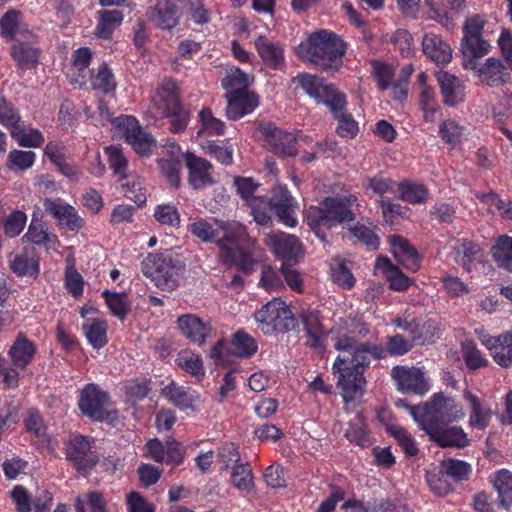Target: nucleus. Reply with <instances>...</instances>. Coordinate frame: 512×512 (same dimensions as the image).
Returning a JSON list of instances; mask_svg holds the SVG:
<instances>
[{"mask_svg":"<svg viewBox=\"0 0 512 512\" xmlns=\"http://www.w3.org/2000/svg\"><path fill=\"white\" fill-rule=\"evenodd\" d=\"M390 244L393 249V255L399 263L412 272L419 269V254L407 239L402 236L393 235L390 237Z\"/></svg>","mask_w":512,"mask_h":512,"instance_id":"obj_29","label":"nucleus"},{"mask_svg":"<svg viewBox=\"0 0 512 512\" xmlns=\"http://www.w3.org/2000/svg\"><path fill=\"white\" fill-rule=\"evenodd\" d=\"M222 86L226 90V96L249 94L248 77L240 69L231 70L222 80Z\"/></svg>","mask_w":512,"mask_h":512,"instance_id":"obj_40","label":"nucleus"},{"mask_svg":"<svg viewBox=\"0 0 512 512\" xmlns=\"http://www.w3.org/2000/svg\"><path fill=\"white\" fill-rule=\"evenodd\" d=\"M293 82L298 83L317 102L323 103L333 117H338L341 111L346 109L345 95L334 85L327 84L324 79L311 74H300L293 78Z\"/></svg>","mask_w":512,"mask_h":512,"instance_id":"obj_7","label":"nucleus"},{"mask_svg":"<svg viewBox=\"0 0 512 512\" xmlns=\"http://www.w3.org/2000/svg\"><path fill=\"white\" fill-rule=\"evenodd\" d=\"M349 358L338 356L333 364L334 373H339L338 386L342 390L343 399L346 402L353 401L356 398L362 396L365 390L366 379L363 371L357 370V368L341 366L348 362Z\"/></svg>","mask_w":512,"mask_h":512,"instance_id":"obj_11","label":"nucleus"},{"mask_svg":"<svg viewBox=\"0 0 512 512\" xmlns=\"http://www.w3.org/2000/svg\"><path fill=\"white\" fill-rule=\"evenodd\" d=\"M184 158L189 171L188 182L193 189H202L214 184L213 166L208 160L198 157L192 152H186Z\"/></svg>","mask_w":512,"mask_h":512,"instance_id":"obj_19","label":"nucleus"},{"mask_svg":"<svg viewBox=\"0 0 512 512\" xmlns=\"http://www.w3.org/2000/svg\"><path fill=\"white\" fill-rule=\"evenodd\" d=\"M309 60L323 71L333 69V62L340 60L345 53L344 42L332 32L319 30L308 39Z\"/></svg>","mask_w":512,"mask_h":512,"instance_id":"obj_5","label":"nucleus"},{"mask_svg":"<svg viewBox=\"0 0 512 512\" xmlns=\"http://www.w3.org/2000/svg\"><path fill=\"white\" fill-rule=\"evenodd\" d=\"M35 154L31 151L13 150L8 156V166L18 170H26L34 163Z\"/></svg>","mask_w":512,"mask_h":512,"instance_id":"obj_62","label":"nucleus"},{"mask_svg":"<svg viewBox=\"0 0 512 512\" xmlns=\"http://www.w3.org/2000/svg\"><path fill=\"white\" fill-rule=\"evenodd\" d=\"M436 78L445 105L454 107L464 100V85L459 78L444 71L437 72Z\"/></svg>","mask_w":512,"mask_h":512,"instance_id":"obj_22","label":"nucleus"},{"mask_svg":"<svg viewBox=\"0 0 512 512\" xmlns=\"http://www.w3.org/2000/svg\"><path fill=\"white\" fill-rule=\"evenodd\" d=\"M10 134L20 146L24 147H39L44 142V137L40 131L31 130L29 133H26L21 125L13 126Z\"/></svg>","mask_w":512,"mask_h":512,"instance_id":"obj_53","label":"nucleus"},{"mask_svg":"<svg viewBox=\"0 0 512 512\" xmlns=\"http://www.w3.org/2000/svg\"><path fill=\"white\" fill-rule=\"evenodd\" d=\"M161 395L167 398L173 405L181 409L196 410L194 407L196 396L190 391V389L178 386L174 382L162 388Z\"/></svg>","mask_w":512,"mask_h":512,"instance_id":"obj_35","label":"nucleus"},{"mask_svg":"<svg viewBox=\"0 0 512 512\" xmlns=\"http://www.w3.org/2000/svg\"><path fill=\"white\" fill-rule=\"evenodd\" d=\"M91 448L89 439L82 435L75 436L69 442L66 449V458L73 463L74 468L80 473H88L99 462L98 455Z\"/></svg>","mask_w":512,"mask_h":512,"instance_id":"obj_13","label":"nucleus"},{"mask_svg":"<svg viewBox=\"0 0 512 512\" xmlns=\"http://www.w3.org/2000/svg\"><path fill=\"white\" fill-rule=\"evenodd\" d=\"M124 121L123 125L126 126L125 138L127 142L137 153L148 154L155 144L152 135L143 131L134 117L127 116Z\"/></svg>","mask_w":512,"mask_h":512,"instance_id":"obj_25","label":"nucleus"},{"mask_svg":"<svg viewBox=\"0 0 512 512\" xmlns=\"http://www.w3.org/2000/svg\"><path fill=\"white\" fill-rule=\"evenodd\" d=\"M181 333L191 342L202 346L211 338L215 330L210 321H204L196 314H184L177 318Z\"/></svg>","mask_w":512,"mask_h":512,"instance_id":"obj_17","label":"nucleus"},{"mask_svg":"<svg viewBox=\"0 0 512 512\" xmlns=\"http://www.w3.org/2000/svg\"><path fill=\"white\" fill-rule=\"evenodd\" d=\"M255 319L266 335L289 332L297 324L289 307L279 298H274L265 304L255 314Z\"/></svg>","mask_w":512,"mask_h":512,"instance_id":"obj_8","label":"nucleus"},{"mask_svg":"<svg viewBox=\"0 0 512 512\" xmlns=\"http://www.w3.org/2000/svg\"><path fill=\"white\" fill-rule=\"evenodd\" d=\"M304 329L308 336L307 345L314 349V352L323 356L326 347L323 344V338L326 336L322 326L319 312H305L301 314Z\"/></svg>","mask_w":512,"mask_h":512,"instance_id":"obj_23","label":"nucleus"},{"mask_svg":"<svg viewBox=\"0 0 512 512\" xmlns=\"http://www.w3.org/2000/svg\"><path fill=\"white\" fill-rule=\"evenodd\" d=\"M440 473L457 481H463L469 477L471 466L463 460L449 458L441 463Z\"/></svg>","mask_w":512,"mask_h":512,"instance_id":"obj_45","label":"nucleus"},{"mask_svg":"<svg viewBox=\"0 0 512 512\" xmlns=\"http://www.w3.org/2000/svg\"><path fill=\"white\" fill-rule=\"evenodd\" d=\"M22 13L15 9H9L0 19V30L3 38L13 40L18 32Z\"/></svg>","mask_w":512,"mask_h":512,"instance_id":"obj_51","label":"nucleus"},{"mask_svg":"<svg viewBox=\"0 0 512 512\" xmlns=\"http://www.w3.org/2000/svg\"><path fill=\"white\" fill-rule=\"evenodd\" d=\"M178 365L186 372L194 375H204L201 358L193 353L182 352L177 359Z\"/></svg>","mask_w":512,"mask_h":512,"instance_id":"obj_59","label":"nucleus"},{"mask_svg":"<svg viewBox=\"0 0 512 512\" xmlns=\"http://www.w3.org/2000/svg\"><path fill=\"white\" fill-rule=\"evenodd\" d=\"M491 254L499 266L512 272V237L500 236L492 246Z\"/></svg>","mask_w":512,"mask_h":512,"instance_id":"obj_39","label":"nucleus"},{"mask_svg":"<svg viewBox=\"0 0 512 512\" xmlns=\"http://www.w3.org/2000/svg\"><path fill=\"white\" fill-rule=\"evenodd\" d=\"M334 118L338 121L336 132L340 137L353 138L357 134L358 124L351 114L347 113L346 109H343L340 115Z\"/></svg>","mask_w":512,"mask_h":512,"instance_id":"obj_58","label":"nucleus"},{"mask_svg":"<svg viewBox=\"0 0 512 512\" xmlns=\"http://www.w3.org/2000/svg\"><path fill=\"white\" fill-rule=\"evenodd\" d=\"M46 212L56 218L60 224L65 225L71 231H79L84 226V220L69 204H62L50 199L44 201Z\"/></svg>","mask_w":512,"mask_h":512,"instance_id":"obj_26","label":"nucleus"},{"mask_svg":"<svg viewBox=\"0 0 512 512\" xmlns=\"http://www.w3.org/2000/svg\"><path fill=\"white\" fill-rule=\"evenodd\" d=\"M109 402V396L95 384H87L79 399V409L81 412L93 420L103 421L105 418L104 407Z\"/></svg>","mask_w":512,"mask_h":512,"instance_id":"obj_18","label":"nucleus"},{"mask_svg":"<svg viewBox=\"0 0 512 512\" xmlns=\"http://www.w3.org/2000/svg\"><path fill=\"white\" fill-rule=\"evenodd\" d=\"M216 228H213L205 219H197L190 225L192 235L203 242H216L220 250L226 247V243H237L246 237V228L236 221L215 220Z\"/></svg>","mask_w":512,"mask_h":512,"instance_id":"obj_6","label":"nucleus"},{"mask_svg":"<svg viewBox=\"0 0 512 512\" xmlns=\"http://www.w3.org/2000/svg\"><path fill=\"white\" fill-rule=\"evenodd\" d=\"M226 115L231 120H238L251 113L259 103L255 93L226 96Z\"/></svg>","mask_w":512,"mask_h":512,"instance_id":"obj_30","label":"nucleus"},{"mask_svg":"<svg viewBox=\"0 0 512 512\" xmlns=\"http://www.w3.org/2000/svg\"><path fill=\"white\" fill-rule=\"evenodd\" d=\"M376 268L382 269L389 281V288L395 291H404L410 284L411 279L407 277L396 265L392 264L387 257L377 259Z\"/></svg>","mask_w":512,"mask_h":512,"instance_id":"obj_33","label":"nucleus"},{"mask_svg":"<svg viewBox=\"0 0 512 512\" xmlns=\"http://www.w3.org/2000/svg\"><path fill=\"white\" fill-rule=\"evenodd\" d=\"M255 46L263 62L270 68L276 69L283 63V49L278 44L269 42L265 36H259Z\"/></svg>","mask_w":512,"mask_h":512,"instance_id":"obj_37","label":"nucleus"},{"mask_svg":"<svg viewBox=\"0 0 512 512\" xmlns=\"http://www.w3.org/2000/svg\"><path fill=\"white\" fill-rule=\"evenodd\" d=\"M158 166L164 176L167 178L169 183L174 188H179L180 186V177L179 171L181 169V162L179 159L170 157L167 159H160L158 161Z\"/></svg>","mask_w":512,"mask_h":512,"instance_id":"obj_56","label":"nucleus"},{"mask_svg":"<svg viewBox=\"0 0 512 512\" xmlns=\"http://www.w3.org/2000/svg\"><path fill=\"white\" fill-rule=\"evenodd\" d=\"M148 15L154 25L167 30L174 28L180 18L179 10L172 0H156Z\"/></svg>","mask_w":512,"mask_h":512,"instance_id":"obj_20","label":"nucleus"},{"mask_svg":"<svg viewBox=\"0 0 512 512\" xmlns=\"http://www.w3.org/2000/svg\"><path fill=\"white\" fill-rule=\"evenodd\" d=\"M423 53L436 64H447L452 60V49L440 35L428 33L422 39Z\"/></svg>","mask_w":512,"mask_h":512,"instance_id":"obj_28","label":"nucleus"},{"mask_svg":"<svg viewBox=\"0 0 512 512\" xmlns=\"http://www.w3.org/2000/svg\"><path fill=\"white\" fill-rule=\"evenodd\" d=\"M248 205L251 208L254 220L258 224L267 225L271 221V217L268 214L269 204L264 198L253 197Z\"/></svg>","mask_w":512,"mask_h":512,"instance_id":"obj_61","label":"nucleus"},{"mask_svg":"<svg viewBox=\"0 0 512 512\" xmlns=\"http://www.w3.org/2000/svg\"><path fill=\"white\" fill-rule=\"evenodd\" d=\"M11 55L22 70L34 68L38 64L39 50L20 40H15L11 47Z\"/></svg>","mask_w":512,"mask_h":512,"instance_id":"obj_36","label":"nucleus"},{"mask_svg":"<svg viewBox=\"0 0 512 512\" xmlns=\"http://www.w3.org/2000/svg\"><path fill=\"white\" fill-rule=\"evenodd\" d=\"M335 349L348 352L351 355V368L363 371L370 364V356L375 359H381L385 355V350L377 345L370 343H358L353 337L343 336L335 343Z\"/></svg>","mask_w":512,"mask_h":512,"instance_id":"obj_10","label":"nucleus"},{"mask_svg":"<svg viewBox=\"0 0 512 512\" xmlns=\"http://www.w3.org/2000/svg\"><path fill=\"white\" fill-rule=\"evenodd\" d=\"M159 101L154 100L155 115L170 118V129L174 133L184 131L188 124L189 113L180 103L178 86L172 79L163 81L158 90Z\"/></svg>","mask_w":512,"mask_h":512,"instance_id":"obj_3","label":"nucleus"},{"mask_svg":"<svg viewBox=\"0 0 512 512\" xmlns=\"http://www.w3.org/2000/svg\"><path fill=\"white\" fill-rule=\"evenodd\" d=\"M268 204L269 210L275 213L282 224L289 227L296 226L295 209L297 202L285 186L280 184L273 186Z\"/></svg>","mask_w":512,"mask_h":512,"instance_id":"obj_14","label":"nucleus"},{"mask_svg":"<svg viewBox=\"0 0 512 512\" xmlns=\"http://www.w3.org/2000/svg\"><path fill=\"white\" fill-rule=\"evenodd\" d=\"M217 461L223 470L229 469L232 465H238L240 453L234 443H225L217 451Z\"/></svg>","mask_w":512,"mask_h":512,"instance_id":"obj_57","label":"nucleus"},{"mask_svg":"<svg viewBox=\"0 0 512 512\" xmlns=\"http://www.w3.org/2000/svg\"><path fill=\"white\" fill-rule=\"evenodd\" d=\"M232 485L242 491L250 492L253 487L252 469L249 463L234 466L231 474Z\"/></svg>","mask_w":512,"mask_h":512,"instance_id":"obj_47","label":"nucleus"},{"mask_svg":"<svg viewBox=\"0 0 512 512\" xmlns=\"http://www.w3.org/2000/svg\"><path fill=\"white\" fill-rule=\"evenodd\" d=\"M485 20L478 14L466 19L463 25L461 53L463 64L467 69L478 68V60L487 55L490 43L483 38Z\"/></svg>","mask_w":512,"mask_h":512,"instance_id":"obj_4","label":"nucleus"},{"mask_svg":"<svg viewBox=\"0 0 512 512\" xmlns=\"http://www.w3.org/2000/svg\"><path fill=\"white\" fill-rule=\"evenodd\" d=\"M232 354L240 358H249L257 352V342L245 331L239 330L232 337Z\"/></svg>","mask_w":512,"mask_h":512,"instance_id":"obj_41","label":"nucleus"},{"mask_svg":"<svg viewBox=\"0 0 512 512\" xmlns=\"http://www.w3.org/2000/svg\"><path fill=\"white\" fill-rule=\"evenodd\" d=\"M261 132L267 147L273 153L282 157H295L297 155L296 137L293 134L276 128L271 123L261 125Z\"/></svg>","mask_w":512,"mask_h":512,"instance_id":"obj_15","label":"nucleus"},{"mask_svg":"<svg viewBox=\"0 0 512 512\" xmlns=\"http://www.w3.org/2000/svg\"><path fill=\"white\" fill-rule=\"evenodd\" d=\"M501 506L509 509L512 505V474L508 470H501L497 473L494 481Z\"/></svg>","mask_w":512,"mask_h":512,"instance_id":"obj_43","label":"nucleus"},{"mask_svg":"<svg viewBox=\"0 0 512 512\" xmlns=\"http://www.w3.org/2000/svg\"><path fill=\"white\" fill-rule=\"evenodd\" d=\"M356 200L354 195H336L326 197L320 207L311 206L307 213V222L317 237L325 241V236L320 233L322 226L331 228L335 224L354 221L356 216L351 206Z\"/></svg>","mask_w":512,"mask_h":512,"instance_id":"obj_2","label":"nucleus"},{"mask_svg":"<svg viewBox=\"0 0 512 512\" xmlns=\"http://www.w3.org/2000/svg\"><path fill=\"white\" fill-rule=\"evenodd\" d=\"M425 6L429 9L428 18L437 21L443 27L453 23L448 8L454 14H462L467 8L465 0H441L438 6H435L432 0H426Z\"/></svg>","mask_w":512,"mask_h":512,"instance_id":"obj_27","label":"nucleus"},{"mask_svg":"<svg viewBox=\"0 0 512 512\" xmlns=\"http://www.w3.org/2000/svg\"><path fill=\"white\" fill-rule=\"evenodd\" d=\"M67 262H69L68 259ZM83 286L84 279L76 270L73 260H71L65 269V287L73 297L78 298L83 294Z\"/></svg>","mask_w":512,"mask_h":512,"instance_id":"obj_52","label":"nucleus"},{"mask_svg":"<svg viewBox=\"0 0 512 512\" xmlns=\"http://www.w3.org/2000/svg\"><path fill=\"white\" fill-rule=\"evenodd\" d=\"M461 127L454 120L443 121L439 127L441 139L450 145H456L460 141Z\"/></svg>","mask_w":512,"mask_h":512,"instance_id":"obj_63","label":"nucleus"},{"mask_svg":"<svg viewBox=\"0 0 512 512\" xmlns=\"http://www.w3.org/2000/svg\"><path fill=\"white\" fill-rule=\"evenodd\" d=\"M98 24L94 35L100 39H110L113 32L123 21V13L120 10H100L97 12Z\"/></svg>","mask_w":512,"mask_h":512,"instance_id":"obj_32","label":"nucleus"},{"mask_svg":"<svg viewBox=\"0 0 512 512\" xmlns=\"http://www.w3.org/2000/svg\"><path fill=\"white\" fill-rule=\"evenodd\" d=\"M92 85L95 89L103 93H109L115 90V78L106 63H102L99 67L97 74L92 79Z\"/></svg>","mask_w":512,"mask_h":512,"instance_id":"obj_55","label":"nucleus"},{"mask_svg":"<svg viewBox=\"0 0 512 512\" xmlns=\"http://www.w3.org/2000/svg\"><path fill=\"white\" fill-rule=\"evenodd\" d=\"M141 265L143 274L162 291L172 292L178 287L176 265L170 253H150Z\"/></svg>","mask_w":512,"mask_h":512,"instance_id":"obj_9","label":"nucleus"},{"mask_svg":"<svg viewBox=\"0 0 512 512\" xmlns=\"http://www.w3.org/2000/svg\"><path fill=\"white\" fill-rule=\"evenodd\" d=\"M400 198L412 204H419L426 201L428 190L422 184L403 182L398 184Z\"/></svg>","mask_w":512,"mask_h":512,"instance_id":"obj_49","label":"nucleus"},{"mask_svg":"<svg viewBox=\"0 0 512 512\" xmlns=\"http://www.w3.org/2000/svg\"><path fill=\"white\" fill-rule=\"evenodd\" d=\"M430 440L440 447L464 448L468 445L469 439L461 427L441 426L425 431Z\"/></svg>","mask_w":512,"mask_h":512,"instance_id":"obj_21","label":"nucleus"},{"mask_svg":"<svg viewBox=\"0 0 512 512\" xmlns=\"http://www.w3.org/2000/svg\"><path fill=\"white\" fill-rule=\"evenodd\" d=\"M462 356L467 367L471 370H477L488 365V361L481 356V352L473 341L462 343Z\"/></svg>","mask_w":512,"mask_h":512,"instance_id":"obj_54","label":"nucleus"},{"mask_svg":"<svg viewBox=\"0 0 512 512\" xmlns=\"http://www.w3.org/2000/svg\"><path fill=\"white\" fill-rule=\"evenodd\" d=\"M431 328L432 325L429 321L421 322L415 319L404 326V330L411 336V342L417 344H424L432 339L433 333L430 332Z\"/></svg>","mask_w":512,"mask_h":512,"instance_id":"obj_50","label":"nucleus"},{"mask_svg":"<svg viewBox=\"0 0 512 512\" xmlns=\"http://www.w3.org/2000/svg\"><path fill=\"white\" fill-rule=\"evenodd\" d=\"M395 406L408 410L423 431L447 426L463 419L465 416L462 405L442 392L435 393L424 404L410 405L403 399H397Z\"/></svg>","mask_w":512,"mask_h":512,"instance_id":"obj_1","label":"nucleus"},{"mask_svg":"<svg viewBox=\"0 0 512 512\" xmlns=\"http://www.w3.org/2000/svg\"><path fill=\"white\" fill-rule=\"evenodd\" d=\"M36 353L34 344L23 334L18 335L15 342L9 349L13 365L17 368H25L33 359Z\"/></svg>","mask_w":512,"mask_h":512,"instance_id":"obj_34","label":"nucleus"},{"mask_svg":"<svg viewBox=\"0 0 512 512\" xmlns=\"http://www.w3.org/2000/svg\"><path fill=\"white\" fill-rule=\"evenodd\" d=\"M472 70L483 76L489 85H502L510 76L508 64L505 66L500 59L494 57L486 59L483 65L478 62V68Z\"/></svg>","mask_w":512,"mask_h":512,"instance_id":"obj_31","label":"nucleus"},{"mask_svg":"<svg viewBox=\"0 0 512 512\" xmlns=\"http://www.w3.org/2000/svg\"><path fill=\"white\" fill-rule=\"evenodd\" d=\"M10 268L18 276H29L35 279L39 275L38 259L29 256L26 252L16 255L10 262Z\"/></svg>","mask_w":512,"mask_h":512,"instance_id":"obj_42","label":"nucleus"},{"mask_svg":"<svg viewBox=\"0 0 512 512\" xmlns=\"http://www.w3.org/2000/svg\"><path fill=\"white\" fill-rule=\"evenodd\" d=\"M464 398L469 402L471 412L469 423L477 429H485L490 422L492 412L490 409L485 408L478 397L472 394L469 390L464 391Z\"/></svg>","mask_w":512,"mask_h":512,"instance_id":"obj_38","label":"nucleus"},{"mask_svg":"<svg viewBox=\"0 0 512 512\" xmlns=\"http://www.w3.org/2000/svg\"><path fill=\"white\" fill-rule=\"evenodd\" d=\"M83 330L89 343L96 349L102 348L107 343V323L94 319L91 324L83 325Z\"/></svg>","mask_w":512,"mask_h":512,"instance_id":"obj_46","label":"nucleus"},{"mask_svg":"<svg viewBox=\"0 0 512 512\" xmlns=\"http://www.w3.org/2000/svg\"><path fill=\"white\" fill-rule=\"evenodd\" d=\"M345 437L351 443H355L362 448L368 447L371 444L370 438L365 431V422L362 414L358 413L355 419L350 423L345 431Z\"/></svg>","mask_w":512,"mask_h":512,"instance_id":"obj_44","label":"nucleus"},{"mask_svg":"<svg viewBox=\"0 0 512 512\" xmlns=\"http://www.w3.org/2000/svg\"><path fill=\"white\" fill-rule=\"evenodd\" d=\"M248 238V234L246 233V237H243L237 243H226V247L221 249V258L224 263L229 265H236L240 270L245 273H250L254 270V266L256 261L252 258V256L242 248V244Z\"/></svg>","mask_w":512,"mask_h":512,"instance_id":"obj_24","label":"nucleus"},{"mask_svg":"<svg viewBox=\"0 0 512 512\" xmlns=\"http://www.w3.org/2000/svg\"><path fill=\"white\" fill-rule=\"evenodd\" d=\"M129 512H155V506L149 503L139 492H130L127 495Z\"/></svg>","mask_w":512,"mask_h":512,"instance_id":"obj_64","label":"nucleus"},{"mask_svg":"<svg viewBox=\"0 0 512 512\" xmlns=\"http://www.w3.org/2000/svg\"><path fill=\"white\" fill-rule=\"evenodd\" d=\"M26 219V215L22 211H13L3 223L5 234L11 238L18 236L25 226Z\"/></svg>","mask_w":512,"mask_h":512,"instance_id":"obj_60","label":"nucleus"},{"mask_svg":"<svg viewBox=\"0 0 512 512\" xmlns=\"http://www.w3.org/2000/svg\"><path fill=\"white\" fill-rule=\"evenodd\" d=\"M391 375L397 388L404 393L422 396L428 391V382L420 368L395 366Z\"/></svg>","mask_w":512,"mask_h":512,"instance_id":"obj_16","label":"nucleus"},{"mask_svg":"<svg viewBox=\"0 0 512 512\" xmlns=\"http://www.w3.org/2000/svg\"><path fill=\"white\" fill-rule=\"evenodd\" d=\"M265 243L282 264H297L303 256L302 245L294 235L270 233L266 236Z\"/></svg>","mask_w":512,"mask_h":512,"instance_id":"obj_12","label":"nucleus"},{"mask_svg":"<svg viewBox=\"0 0 512 512\" xmlns=\"http://www.w3.org/2000/svg\"><path fill=\"white\" fill-rule=\"evenodd\" d=\"M105 302L112 314L123 320L130 312V306L127 303L125 293H112L108 290L102 292Z\"/></svg>","mask_w":512,"mask_h":512,"instance_id":"obj_48","label":"nucleus"}]
</instances>
